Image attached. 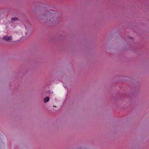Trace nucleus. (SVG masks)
Here are the masks:
<instances>
[{
    "instance_id": "4",
    "label": "nucleus",
    "mask_w": 149,
    "mask_h": 149,
    "mask_svg": "<svg viewBox=\"0 0 149 149\" xmlns=\"http://www.w3.org/2000/svg\"><path fill=\"white\" fill-rule=\"evenodd\" d=\"M18 19L17 17L12 18L11 19L12 21H15L17 20Z\"/></svg>"
},
{
    "instance_id": "1",
    "label": "nucleus",
    "mask_w": 149,
    "mask_h": 149,
    "mask_svg": "<svg viewBox=\"0 0 149 149\" xmlns=\"http://www.w3.org/2000/svg\"><path fill=\"white\" fill-rule=\"evenodd\" d=\"M54 12V11L50 10L49 13L47 14L41 15L39 19L40 18V19H42L45 21L44 22H48L50 25H52L57 20V18L56 17V14Z\"/></svg>"
},
{
    "instance_id": "2",
    "label": "nucleus",
    "mask_w": 149,
    "mask_h": 149,
    "mask_svg": "<svg viewBox=\"0 0 149 149\" xmlns=\"http://www.w3.org/2000/svg\"><path fill=\"white\" fill-rule=\"evenodd\" d=\"M3 39L6 41L9 42L12 40V37L10 36H3Z\"/></svg>"
},
{
    "instance_id": "3",
    "label": "nucleus",
    "mask_w": 149,
    "mask_h": 149,
    "mask_svg": "<svg viewBox=\"0 0 149 149\" xmlns=\"http://www.w3.org/2000/svg\"><path fill=\"white\" fill-rule=\"evenodd\" d=\"M49 98L48 97H47L44 99V102L45 103L49 101Z\"/></svg>"
}]
</instances>
